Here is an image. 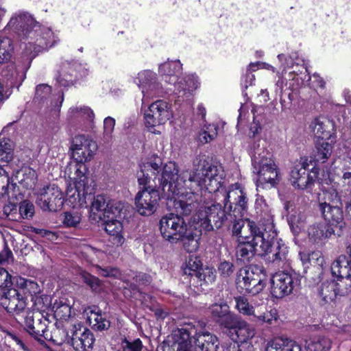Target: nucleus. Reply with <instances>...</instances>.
I'll use <instances>...</instances> for the list:
<instances>
[{
  "label": "nucleus",
  "mask_w": 351,
  "mask_h": 351,
  "mask_svg": "<svg viewBox=\"0 0 351 351\" xmlns=\"http://www.w3.org/2000/svg\"><path fill=\"white\" fill-rule=\"evenodd\" d=\"M159 157L149 158L140 165L137 172L138 184L142 189L135 196V206L137 212L143 216H150L158 208L160 200L158 191L160 188L167 199L173 200L176 212L182 215H189L195 208V196L190 193L189 189L182 179V173L178 175L176 162H168L162 167Z\"/></svg>",
  "instance_id": "nucleus-1"
},
{
  "label": "nucleus",
  "mask_w": 351,
  "mask_h": 351,
  "mask_svg": "<svg viewBox=\"0 0 351 351\" xmlns=\"http://www.w3.org/2000/svg\"><path fill=\"white\" fill-rule=\"evenodd\" d=\"M182 179L184 184L189 189L190 193L195 196V206L199 191H208L209 193H215V197L224 204L230 211H232V204L234 209L245 211L247 208V200L245 194L240 186H231L228 190L223 186V173L220 167L214 165L206 161L204 157H197L193 162L192 170L182 171Z\"/></svg>",
  "instance_id": "nucleus-2"
},
{
  "label": "nucleus",
  "mask_w": 351,
  "mask_h": 351,
  "mask_svg": "<svg viewBox=\"0 0 351 351\" xmlns=\"http://www.w3.org/2000/svg\"><path fill=\"white\" fill-rule=\"evenodd\" d=\"M8 30L17 34L24 45V50L31 58L47 51L56 45L59 39L49 27L41 26L26 12L15 13L6 26Z\"/></svg>",
  "instance_id": "nucleus-3"
},
{
  "label": "nucleus",
  "mask_w": 351,
  "mask_h": 351,
  "mask_svg": "<svg viewBox=\"0 0 351 351\" xmlns=\"http://www.w3.org/2000/svg\"><path fill=\"white\" fill-rule=\"evenodd\" d=\"M201 199V205L197 213L193 216L192 222L196 225L195 229L199 228L200 231H211L215 228L218 229L222 227L228 221H232L235 219L237 209L230 211L225 208L215 197V193H209L208 191L202 190L197 192ZM197 205L199 204L198 200ZM197 206L192 210L193 211Z\"/></svg>",
  "instance_id": "nucleus-4"
},
{
  "label": "nucleus",
  "mask_w": 351,
  "mask_h": 351,
  "mask_svg": "<svg viewBox=\"0 0 351 351\" xmlns=\"http://www.w3.org/2000/svg\"><path fill=\"white\" fill-rule=\"evenodd\" d=\"M348 198H351V171L343 174L341 183L331 184L318 193V208L323 219L332 225L339 224L341 227L343 219L342 208L330 206L328 204Z\"/></svg>",
  "instance_id": "nucleus-5"
},
{
  "label": "nucleus",
  "mask_w": 351,
  "mask_h": 351,
  "mask_svg": "<svg viewBox=\"0 0 351 351\" xmlns=\"http://www.w3.org/2000/svg\"><path fill=\"white\" fill-rule=\"evenodd\" d=\"M2 306L10 313L18 316L16 319L24 320L27 331L36 339L43 337L47 326L40 319V314L34 317V313L27 307V302L19 297V293L11 289L2 300Z\"/></svg>",
  "instance_id": "nucleus-6"
},
{
  "label": "nucleus",
  "mask_w": 351,
  "mask_h": 351,
  "mask_svg": "<svg viewBox=\"0 0 351 351\" xmlns=\"http://www.w3.org/2000/svg\"><path fill=\"white\" fill-rule=\"evenodd\" d=\"M257 239L262 241L260 245L261 254L266 261L281 267L289 264L288 247L281 239L278 238L274 224L268 223L263 230L262 237Z\"/></svg>",
  "instance_id": "nucleus-7"
},
{
  "label": "nucleus",
  "mask_w": 351,
  "mask_h": 351,
  "mask_svg": "<svg viewBox=\"0 0 351 351\" xmlns=\"http://www.w3.org/2000/svg\"><path fill=\"white\" fill-rule=\"evenodd\" d=\"M252 171L257 176L258 186L274 187L280 181L277 166L272 155L267 150L256 152L252 159Z\"/></svg>",
  "instance_id": "nucleus-8"
},
{
  "label": "nucleus",
  "mask_w": 351,
  "mask_h": 351,
  "mask_svg": "<svg viewBox=\"0 0 351 351\" xmlns=\"http://www.w3.org/2000/svg\"><path fill=\"white\" fill-rule=\"evenodd\" d=\"M78 169V173H74L73 180L67 185L65 203L73 208L87 207L88 201H91L94 189L88 184L86 174H83L84 167Z\"/></svg>",
  "instance_id": "nucleus-9"
},
{
  "label": "nucleus",
  "mask_w": 351,
  "mask_h": 351,
  "mask_svg": "<svg viewBox=\"0 0 351 351\" xmlns=\"http://www.w3.org/2000/svg\"><path fill=\"white\" fill-rule=\"evenodd\" d=\"M235 282L241 292L256 295L266 285V271L262 266L250 265L237 271Z\"/></svg>",
  "instance_id": "nucleus-10"
},
{
  "label": "nucleus",
  "mask_w": 351,
  "mask_h": 351,
  "mask_svg": "<svg viewBox=\"0 0 351 351\" xmlns=\"http://www.w3.org/2000/svg\"><path fill=\"white\" fill-rule=\"evenodd\" d=\"M247 229L251 233L252 238L239 240L235 249L237 261L242 263H250L255 254L262 256L260 246L262 241H258L257 238L262 237L263 230L254 221L247 223Z\"/></svg>",
  "instance_id": "nucleus-11"
},
{
  "label": "nucleus",
  "mask_w": 351,
  "mask_h": 351,
  "mask_svg": "<svg viewBox=\"0 0 351 351\" xmlns=\"http://www.w3.org/2000/svg\"><path fill=\"white\" fill-rule=\"evenodd\" d=\"M279 62L281 63L280 69L282 71L279 75V80L276 82V85L280 86V89L282 88L283 80H294L297 82L295 86L294 84L289 85L292 90L298 88L299 85L298 75L302 72V70L306 69L304 66V61L302 58L299 57L297 52H293L289 56L281 53L277 56Z\"/></svg>",
  "instance_id": "nucleus-12"
},
{
  "label": "nucleus",
  "mask_w": 351,
  "mask_h": 351,
  "mask_svg": "<svg viewBox=\"0 0 351 351\" xmlns=\"http://www.w3.org/2000/svg\"><path fill=\"white\" fill-rule=\"evenodd\" d=\"M97 149L96 143L85 135H77L73 138L70 150L71 158L76 162L75 173H78V169H81L83 166L84 169L82 173L86 174L87 168L85 163L93 158Z\"/></svg>",
  "instance_id": "nucleus-13"
},
{
  "label": "nucleus",
  "mask_w": 351,
  "mask_h": 351,
  "mask_svg": "<svg viewBox=\"0 0 351 351\" xmlns=\"http://www.w3.org/2000/svg\"><path fill=\"white\" fill-rule=\"evenodd\" d=\"M184 275L190 276V283L201 289L205 285L212 284L216 279V271L213 268H202V263L197 256H191L183 267Z\"/></svg>",
  "instance_id": "nucleus-14"
},
{
  "label": "nucleus",
  "mask_w": 351,
  "mask_h": 351,
  "mask_svg": "<svg viewBox=\"0 0 351 351\" xmlns=\"http://www.w3.org/2000/svg\"><path fill=\"white\" fill-rule=\"evenodd\" d=\"M133 81L141 90L142 106L150 99L164 94L162 86L158 82L157 74L150 70L140 71Z\"/></svg>",
  "instance_id": "nucleus-15"
},
{
  "label": "nucleus",
  "mask_w": 351,
  "mask_h": 351,
  "mask_svg": "<svg viewBox=\"0 0 351 351\" xmlns=\"http://www.w3.org/2000/svg\"><path fill=\"white\" fill-rule=\"evenodd\" d=\"M170 213L163 216L160 220V231L162 237L171 243H177L179 239L186 233L189 228L180 215Z\"/></svg>",
  "instance_id": "nucleus-16"
},
{
  "label": "nucleus",
  "mask_w": 351,
  "mask_h": 351,
  "mask_svg": "<svg viewBox=\"0 0 351 351\" xmlns=\"http://www.w3.org/2000/svg\"><path fill=\"white\" fill-rule=\"evenodd\" d=\"M173 116L171 105L164 100L151 104L144 112L145 125L149 130L165 124Z\"/></svg>",
  "instance_id": "nucleus-17"
},
{
  "label": "nucleus",
  "mask_w": 351,
  "mask_h": 351,
  "mask_svg": "<svg viewBox=\"0 0 351 351\" xmlns=\"http://www.w3.org/2000/svg\"><path fill=\"white\" fill-rule=\"evenodd\" d=\"M36 203L43 210L57 211L62 208L64 199L58 186L49 184L39 189Z\"/></svg>",
  "instance_id": "nucleus-18"
},
{
  "label": "nucleus",
  "mask_w": 351,
  "mask_h": 351,
  "mask_svg": "<svg viewBox=\"0 0 351 351\" xmlns=\"http://www.w3.org/2000/svg\"><path fill=\"white\" fill-rule=\"evenodd\" d=\"M271 293L276 298L289 295L300 285V279L295 273L280 271L271 278Z\"/></svg>",
  "instance_id": "nucleus-19"
},
{
  "label": "nucleus",
  "mask_w": 351,
  "mask_h": 351,
  "mask_svg": "<svg viewBox=\"0 0 351 351\" xmlns=\"http://www.w3.org/2000/svg\"><path fill=\"white\" fill-rule=\"evenodd\" d=\"M65 337H70L69 343L76 351H90L95 342L93 334L80 323L73 324Z\"/></svg>",
  "instance_id": "nucleus-20"
},
{
  "label": "nucleus",
  "mask_w": 351,
  "mask_h": 351,
  "mask_svg": "<svg viewBox=\"0 0 351 351\" xmlns=\"http://www.w3.org/2000/svg\"><path fill=\"white\" fill-rule=\"evenodd\" d=\"M226 328L228 330V335L231 339L239 344L238 351H242V345L247 343L255 334L254 328L236 316L230 323L226 324Z\"/></svg>",
  "instance_id": "nucleus-21"
},
{
  "label": "nucleus",
  "mask_w": 351,
  "mask_h": 351,
  "mask_svg": "<svg viewBox=\"0 0 351 351\" xmlns=\"http://www.w3.org/2000/svg\"><path fill=\"white\" fill-rule=\"evenodd\" d=\"M328 224L322 223H315L310 225L306 231L307 235L308 242L312 245L317 246H322L328 239L335 233L334 229L331 227L339 226L340 228L343 227L344 223L343 222L341 227L337 225H332L328 221H326Z\"/></svg>",
  "instance_id": "nucleus-22"
},
{
  "label": "nucleus",
  "mask_w": 351,
  "mask_h": 351,
  "mask_svg": "<svg viewBox=\"0 0 351 351\" xmlns=\"http://www.w3.org/2000/svg\"><path fill=\"white\" fill-rule=\"evenodd\" d=\"M317 176V171L308 172L304 162L296 164L291 169L290 181L295 188L305 189L313 184Z\"/></svg>",
  "instance_id": "nucleus-23"
},
{
  "label": "nucleus",
  "mask_w": 351,
  "mask_h": 351,
  "mask_svg": "<svg viewBox=\"0 0 351 351\" xmlns=\"http://www.w3.org/2000/svg\"><path fill=\"white\" fill-rule=\"evenodd\" d=\"M199 85L200 82L197 75L195 74L185 75L180 77L173 85L175 94L184 101L189 99Z\"/></svg>",
  "instance_id": "nucleus-24"
},
{
  "label": "nucleus",
  "mask_w": 351,
  "mask_h": 351,
  "mask_svg": "<svg viewBox=\"0 0 351 351\" xmlns=\"http://www.w3.org/2000/svg\"><path fill=\"white\" fill-rule=\"evenodd\" d=\"M196 330L192 324H186L184 327L173 331L172 339L174 349H176V351H191V336H196Z\"/></svg>",
  "instance_id": "nucleus-25"
},
{
  "label": "nucleus",
  "mask_w": 351,
  "mask_h": 351,
  "mask_svg": "<svg viewBox=\"0 0 351 351\" xmlns=\"http://www.w3.org/2000/svg\"><path fill=\"white\" fill-rule=\"evenodd\" d=\"M182 64L180 60L165 62L159 65L158 72L165 82L174 85L182 73Z\"/></svg>",
  "instance_id": "nucleus-26"
},
{
  "label": "nucleus",
  "mask_w": 351,
  "mask_h": 351,
  "mask_svg": "<svg viewBox=\"0 0 351 351\" xmlns=\"http://www.w3.org/2000/svg\"><path fill=\"white\" fill-rule=\"evenodd\" d=\"M310 130L315 137L322 140H330L332 136L334 123L326 118H316L311 123Z\"/></svg>",
  "instance_id": "nucleus-27"
},
{
  "label": "nucleus",
  "mask_w": 351,
  "mask_h": 351,
  "mask_svg": "<svg viewBox=\"0 0 351 351\" xmlns=\"http://www.w3.org/2000/svg\"><path fill=\"white\" fill-rule=\"evenodd\" d=\"M85 313L87 316V322L93 330L102 331L109 328L110 322L99 309H97L96 307H89L85 311Z\"/></svg>",
  "instance_id": "nucleus-28"
},
{
  "label": "nucleus",
  "mask_w": 351,
  "mask_h": 351,
  "mask_svg": "<svg viewBox=\"0 0 351 351\" xmlns=\"http://www.w3.org/2000/svg\"><path fill=\"white\" fill-rule=\"evenodd\" d=\"M104 230L110 236V241L117 246H121L125 242L122 223L117 219L108 218L104 223Z\"/></svg>",
  "instance_id": "nucleus-29"
},
{
  "label": "nucleus",
  "mask_w": 351,
  "mask_h": 351,
  "mask_svg": "<svg viewBox=\"0 0 351 351\" xmlns=\"http://www.w3.org/2000/svg\"><path fill=\"white\" fill-rule=\"evenodd\" d=\"M196 351H217L219 342L217 337L208 332L197 333L194 337Z\"/></svg>",
  "instance_id": "nucleus-30"
},
{
  "label": "nucleus",
  "mask_w": 351,
  "mask_h": 351,
  "mask_svg": "<svg viewBox=\"0 0 351 351\" xmlns=\"http://www.w3.org/2000/svg\"><path fill=\"white\" fill-rule=\"evenodd\" d=\"M74 304L73 298L65 297L56 300L53 304L54 317L59 320H67L72 314V306Z\"/></svg>",
  "instance_id": "nucleus-31"
},
{
  "label": "nucleus",
  "mask_w": 351,
  "mask_h": 351,
  "mask_svg": "<svg viewBox=\"0 0 351 351\" xmlns=\"http://www.w3.org/2000/svg\"><path fill=\"white\" fill-rule=\"evenodd\" d=\"M67 117L70 120L83 121L87 123H92L95 119V114L87 106L76 105L69 109Z\"/></svg>",
  "instance_id": "nucleus-32"
},
{
  "label": "nucleus",
  "mask_w": 351,
  "mask_h": 351,
  "mask_svg": "<svg viewBox=\"0 0 351 351\" xmlns=\"http://www.w3.org/2000/svg\"><path fill=\"white\" fill-rule=\"evenodd\" d=\"M17 283L20 286V289H16V291L19 293V297L22 298L25 302L26 298L22 296V294L29 295L32 297V300L34 301L36 305L40 300H43L37 295L40 293V289L39 285L34 281L21 278Z\"/></svg>",
  "instance_id": "nucleus-33"
},
{
  "label": "nucleus",
  "mask_w": 351,
  "mask_h": 351,
  "mask_svg": "<svg viewBox=\"0 0 351 351\" xmlns=\"http://www.w3.org/2000/svg\"><path fill=\"white\" fill-rule=\"evenodd\" d=\"M349 257L340 255L331 265L332 274H341L343 276H351V244L346 250Z\"/></svg>",
  "instance_id": "nucleus-34"
},
{
  "label": "nucleus",
  "mask_w": 351,
  "mask_h": 351,
  "mask_svg": "<svg viewBox=\"0 0 351 351\" xmlns=\"http://www.w3.org/2000/svg\"><path fill=\"white\" fill-rule=\"evenodd\" d=\"M337 282L335 280H322L318 285L319 297L326 303L333 301L338 295Z\"/></svg>",
  "instance_id": "nucleus-35"
},
{
  "label": "nucleus",
  "mask_w": 351,
  "mask_h": 351,
  "mask_svg": "<svg viewBox=\"0 0 351 351\" xmlns=\"http://www.w3.org/2000/svg\"><path fill=\"white\" fill-rule=\"evenodd\" d=\"M302 348L300 344L295 341L278 337L271 341L266 351H301Z\"/></svg>",
  "instance_id": "nucleus-36"
},
{
  "label": "nucleus",
  "mask_w": 351,
  "mask_h": 351,
  "mask_svg": "<svg viewBox=\"0 0 351 351\" xmlns=\"http://www.w3.org/2000/svg\"><path fill=\"white\" fill-rule=\"evenodd\" d=\"M255 209L256 213L265 219V223L263 222L262 226L259 227L262 230H264L268 223H271L274 224L271 205L263 196L257 195L255 202Z\"/></svg>",
  "instance_id": "nucleus-37"
},
{
  "label": "nucleus",
  "mask_w": 351,
  "mask_h": 351,
  "mask_svg": "<svg viewBox=\"0 0 351 351\" xmlns=\"http://www.w3.org/2000/svg\"><path fill=\"white\" fill-rule=\"evenodd\" d=\"M199 235L197 234V231L194 230L189 226L184 233L182 237L179 239V241L182 242L183 247L188 252H195L199 247Z\"/></svg>",
  "instance_id": "nucleus-38"
},
{
  "label": "nucleus",
  "mask_w": 351,
  "mask_h": 351,
  "mask_svg": "<svg viewBox=\"0 0 351 351\" xmlns=\"http://www.w3.org/2000/svg\"><path fill=\"white\" fill-rule=\"evenodd\" d=\"M244 211L237 210L235 212V219H232V221H228L226 223H233L232 227V232L233 234L238 236L241 240H245L247 239H250L251 234L247 235L245 234L246 231L250 232L247 229V224L246 226H245V221L243 220L242 217L243 216ZM250 221H247V223ZM250 234H251L250 232Z\"/></svg>",
  "instance_id": "nucleus-39"
},
{
  "label": "nucleus",
  "mask_w": 351,
  "mask_h": 351,
  "mask_svg": "<svg viewBox=\"0 0 351 351\" xmlns=\"http://www.w3.org/2000/svg\"><path fill=\"white\" fill-rule=\"evenodd\" d=\"M209 309L215 318L218 319H224L225 325L226 323H230L235 317V315L230 313L229 306L226 302L215 303L210 306Z\"/></svg>",
  "instance_id": "nucleus-40"
},
{
  "label": "nucleus",
  "mask_w": 351,
  "mask_h": 351,
  "mask_svg": "<svg viewBox=\"0 0 351 351\" xmlns=\"http://www.w3.org/2000/svg\"><path fill=\"white\" fill-rule=\"evenodd\" d=\"M330 348L331 341L325 337H316L306 341L307 351H328Z\"/></svg>",
  "instance_id": "nucleus-41"
},
{
  "label": "nucleus",
  "mask_w": 351,
  "mask_h": 351,
  "mask_svg": "<svg viewBox=\"0 0 351 351\" xmlns=\"http://www.w3.org/2000/svg\"><path fill=\"white\" fill-rule=\"evenodd\" d=\"M16 187V184H10V178L6 171L0 167V188L2 190V194H7L9 198L14 197Z\"/></svg>",
  "instance_id": "nucleus-42"
},
{
  "label": "nucleus",
  "mask_w": 351,
  "mask_h": 351,
  "mask_svg": "<svg viewBox=\"0 0 351 351\" xmlns=\"http://www.w3.org/2000/svg\"><path fill=\"white\" fill-rule=\"evenodd\" d=\"M219 127L215 124L204 125L199 134L198 140L202 144L214 140L218 134Z\"/></svg>",
  "instance_id": "nucleus-43"
},
{
  "label": "nucleus",
  "mask_w": 351,
  "mask_h": 351,
  "mask_svg": "<svg viewBox=\"0 0 351 351\" xmlns=\"http://www.w3.org/2000/svg\"><path fill=\"white\" fill-rule=\"evenodd\" d=\"M81 253L89 263H94L97 260L103 259L105 256L104 251L89 245H84L81 247Z\"/></svg>",
  "instance_id": "nucleus-44"
},
{
  "label": "nucleus",
  "mask_w": 351,
  "mask_h": 351,
  "mask_svg": "<svg viewBox=\"0 0 351 351\" xmlns=\"http://www.w3.org/2000/svg\"><path fill=\"white\" fill-rule=\"evenodd\" d=\"M91 202V207L90 210L93 213H95V211L97 212H103V215L106 217V211L108 208V203H110V199L104 195H97L95 197L92 196Z\"/></svg>",
  "instance_id": "nucleus-45"
},
{
  "label": "nucleus",
  "mask_w": 351,
  "mask_h": 351,
  "mask_svg": "<svg viewBox=\"0 0 351 351\" xmlns=\"http://www.w3.org/2000/svg\"><path fill=\"white\" fill-rule=\"evenodd\" d=\"M337 277V291L339 296H345L351 293V276H343L341 274H332Z\"/></svg>",
  "instance_id": "nucleus-46"
},
{
  "label": "nucleus",
  "mask_w": 351,
  "mask_h": 351,
  "mask_svg": "<svg viewBox=\"0 0 351 351\" xmlns=\"http://www.w3.org/2000/svg\"><path fill=\"white\" fill-rule=\"evenodd\" d=\"M14 143L9 138H0V160L9 162L12 159Z\"/></svg>",
  "instance_id": "nucleus-47"
},
{
  "label": "nucleus",
  "mask_w": 351,
  "mask_h": 351,
  "mask_svg": "<svg viewBox=\"0 0 351 351\" xmlns=\"http://www.w3.org/2000/svg\"><path fill=\"white\" fill-rule=\"evenodd\" d=\"M263 112V108L261 106L252 109L253 121L250 126V136H255V135L261 130V124L264 119L263 116L261 114Z\"/></svg>",
  "instance_id": "nucleus-48"
},
{
  "label": "nucleus",
  "mask_w": 351,
  "mask_h": 351,
  "mask_svg": "<svg viewBox=\"0 0 351 351\" xmlns=\"http://www.w3.org/2000/svg\"><path fill=\"white\" fill-rule=\"evenodd\" d=\"M12 284L11 275L4 268L0 267V289L2 291L1 304L3 299L5 298L6 293L11 289L16 290V289L10 288Z\"/></svg>",
  "instance_id": "nucleus-49"
},
{
  "label": "nucleus",
  "mask_w": 351,
  "mask_h": 351,
  "mask_svg": "<svg viewBox=\"0 0 351 351\" xmlns=\"http://www.w3.org/2000/svg\"><path fill=\"white\" fill-rule=\"evenodd\" d=\"M332 141L330 143L323 141L317 145V154L315 156L317 162L324 163L328 158L332 152Z\"/></svg>",
  "instance_id": "nucleus-50"
},
{
  "label": "nucleus",
  "mask_w": 351,
  "mask_h": 351,
  "mask_svg": "<svg viewBox=\"0 0 351 351\" xmlns=\"http://www.w3.org/2000/svg\"><path fill=\"white\" fill-rule=\"evenodd\" d=\"M12 50L11 40L6 37H0V63L10 60Z\"/></svg>",
  "instance_id": "nucleus-51"
},
{
  "label": "nucleus",
  "mask_w": 351,
  "mask_h": 351,
  "mask_svg": "<svg viewBox=\"0 0 351 351\" xmlns=\"http://www.w3.org/2000/svg\"><path fill=\"white\" fill-rule=\"evenodd\" d=\"M3 75L6 77L8 80L10 81L11 84L18 81H23L25 78L24 73L21 71H19L13 64L8 65L7 69L3 71Z\"/></svg>",
  "instance_id": "nucleus-52"
},
{
  "label": "nucleus",
  "mask_w": 351,
  "mask_h": 351,
  "mask_svg": "<svg viewBox=\"0 0 351 351\" xmlns=\"http://www.w3.org/2000/svg\"><path fill=\"white\" fill-rule=\"evenodd\" d=\"M82 220V214L77 211L65 212L62 216V222L67 228H76Z\"/></svg>",
  "instance_id": "nucleus-53"
},
{
  "label": "nucleus",
  "mask_w": 351,
  "mask_h": 351,
  "mask_svg": "<svg viewBox=\"0 0 351 351\" xmlns=\"http://www.w3.org/2000/svg\"><path fill=\"white\" fill-rule=\"evenodd\" d=\"M123 208V203L119 201L110 199V203H108V208L106 211V217L110 218V215H112V218H121Z\"/></svg>",
  "instance_id": "nucleus-54"
},
{
  "label": "nucleus",
  "mask_w": 351,
  "mask_h": 351,
  "mask_svg": "<svg viewBox=\"0 0 351 351\" xmlns=\"http://www.w3.org/2000/svg\"><path fill=\"white\" fill-rule=\"evenodd\" d=\"M237 310L243 315H253L254 310L252 305L250 304L247 299L243 296H238L234 298Z\"/></svg>",
  "instance_id": "nucleus-55"
},
{
  "label": "nucleus",
  "mask_w": 351,
  "mask_h": 351,
  "mask_svg": "<svg viewBox=\"0 0 351 351\" xmlns=\"http://www.w3.org/2000/svg\"><path fill=\"white\" fill-rule=\"evenodd\" d=\"M2 331L5 334V338L6 341L15 344L21 350H27L26 345L19 335L7 329H2Z\"/></svg>",
  "instance_id": "nucleus-56"
},
{
  "label": "nucleus",
  "mask_w": 351,
  "mask_h": 351,
  "mask_svg": "<svg viewBox=\"0 0 351 351\" xmlns=\"http://www.w3.org/2000/svg\"><path fill=\"white\" fill-rule=\"evenodd\" d=\"M123 351H143V346L140 339H124L121 343Z\"/></svg>",
  "instance_id": "nucleus-57"
},
{
  "label": "nucleus",
  "mask_w": 351,
  "mask_h": 351,
  "mask_svg": "<svg viewBox=\"0 0 351 351\" xmlns=\"http://www.w3.org/2000/svg\"><path fill=\"white\" fill-rule=\"evenodd\" d=\"M305 219L304 215L301 214L291 216L289 223L295 234H298L302 228H303Z\"/></svg>",
  "instance_id": "nucleus-58"
},
{
  "label": "nucleus",
  "mask_w": 351,
  "mask_h": 351,
  "mask_svg": "<svg viewBox=\"0 0 351 351\" xmlns=\"http://www.w3.org/2000/svg\"><path fill=\"white\" fill-rule=\"evenodd\" d=\"M19 210L23 219H29L34 215V206L29 201H23L21 202Z\"/></svg>",
  "instance_id": "nucleus-59"
},
{
  "label": "nucleus",
  "mask_w": 351,
  "mask_h": 351,
  "mask_svg": "<svg viewBox=\"0 0 351 351\" xmlns=\"http://www.w3.org/2000/svg\"><path fill=\"white\" fill-rule=\"evenodd\" d=\"M80 276L83 281L89 286L93 291H96L100 285L99 280L90 274L89 273L82 271L80 273Z\"/></svg>",
  "instance_id": "nucleus-60"
},
{
  "label": "nucleus",
  "mask_w": 351,
  "mask_h": 351,
  "mask_svg": "<svg viewBox=\"0 0 351 351\" xmlns=\"http://www.w3.org/2000/svg\"><path fill=\"white\" fill-rule=\"evenodd\" d=\"M234 269L233 263L224 261L218 266V271L221 276L228 278L232 274Z\"/></svg>",
  "instance_id": "nucleus-61"
},
{
  "label": "nucleus",
  "mask_w": 351,
  "mask_h": 351,
  "mask_svg": "<svg viewBox=\"0 0 351 351\" xmlns=\"http://www.w3.org/2000/svg\"><path fill=\"white\" fill-rule=\"evenodd\" d=\"M278 317V315L277 310L275 308H272L270 311H268L262 315L257 316L258 320L269 324H272L274 321H276Z\"/></svg>",
  "instance_id": "nucleus-62"
},
{
  "label": "nucleus",
  "mask_w": 351,
  "mask_h": 351,
  "mask_svg": "<svg viewBox=\"0 0 351 351\" xmlns=\"http://www.w3.org/2000/svg\"><path fill=\"white\" fill-rule=\"evenodd\" d=\"M115 126V119L111 117L104 121V135L105 138H111Z\"/></svg>",
  "instance_id": "nucleus-63"
},
{
  "label": "nucleus",
  "mask_w": 351,
  "mask_h": 351,
  "mask_svg": "<svg viewBox=\"0 0 351 351\" xmlns=\"http://www.w3.org/2000/svg\"><path fill=\"white\" fill-rule=\"evenodd\" d=\"M51 88L47 84H39L36 88L35 97L37 99L43 100L47 98L51 93Z\"/></svg>",
  "instance_id": "nucleus-64"
}]
</instances>
